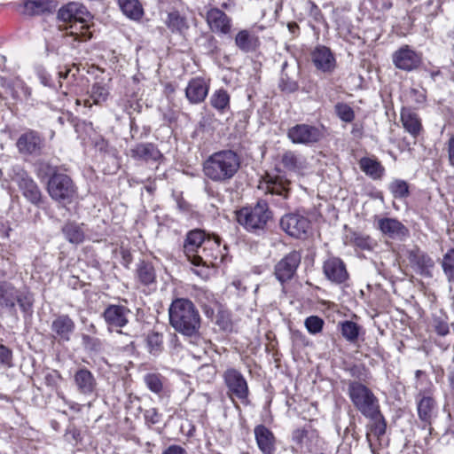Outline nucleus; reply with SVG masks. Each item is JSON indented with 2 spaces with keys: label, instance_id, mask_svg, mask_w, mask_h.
Masks as SVG:
<instances>
[{
  "label": "nucleus",
  "instance_id": "nucleus-36",
  "mask_svg": "<svg viewBox=\"0 0 454 454\" xmlns=\"http://www.w3.org/2000/svg\"><path fill=\"white\" fill-rule=\"evenodd\" d=\"M230 100L229 93L223 89H219L212 93L209 103L220 114H223L230 110Z\"/></svg>",
  "mask_w": 454,
  "mask_h": 454
},
{
  "label": "nucleus",
  "instance_id": "nucleus-9",
  "mask_svg": "<svg viewBox=\"0 0 454 454\" xmlns=\"http://www.w3.org/2000/svg\"><path fill=\"white\" fill-rule=\"evenodd\" d=\"M301 260L298 251H291L285 255L274 267V275L281 283L285 284L291 280L296 273Z\"/></svg>",
  "mask_w": 454,
  "mask_h": 454
},
{
  "label": "nucleus",
  "instance_id": "nucleus-42",
  "mask_svg": "<svg viewBox=\"0 0 454 454\" xmlns=\"http://www.w3.org/2000/svg\"><path fill=\"white\" fill-rule=\"evenodd\" d=\"M344 242L346 245L355 246L362 250L372 248V240L368 235L353 231L345 235Z\"/></svg>",
  "mask_w": 454,
  "mask_h": 454
},
{
  "label": "nucleus",
  "instance_id": "nucleus-6",
  "mask_svg": "<svg viewBox=\"0 0 454 454\" xmlns=\"http://www.w3.org/2000/svg\"><path fill=\"white\" fill-rule=\"evenodd\" d=\"M48 192L51 198L59 203H70L76 189L72 179L66 174L54 173L48 182Z\"/></svg>",
  "mask_w": 454,
  "mask_h": 454
},
{
  "label": "nucleus",
  "instance_id": "nucleus-38",
  "mask_svg": "<svg viewBox=\"0 0 454 454\" xmlns=\"http://www.w3.org/2000/svg\"><path fill=\"white\" fill-rule=\"evenodd\" d=\"M285 168L294 172H301L307 168L306 159L292 151L286 152L281 160Z\"/></svg>",
  "mask_w": 454,
  "mask_h": 454
},
{
  "label": "nucleus",
  "instance_id": "nucleus-64",
  "mask_svg": "<svg viewBox=\"0 0 454 454\" xmlns=\"http://www.w3.org/2000/svg\"><path fill=\"white\" fill-rule=\"evenodd\" d=\"M450 301H451L450 308L454 311V293L450 296Z\"/></svg>",
  "mask_w": 454,
  "mask_h": 454
},
{
  "label": "nucleus",
  "instance_id": "nucleus-34",
  "mask_svg": "<svg viewBox=\"0 0 454 454\" xmlns=\"http://www.w3.org/2000/svg\"><path fill=\"white\" fill-rule=\"evenodd\" d=\"M90 21L77 20L72 22L68 27H67V35L74 37V41L86 42L92 37V32L90 31Z\"/></svg>",
  "mask_w": 454,
  "mask_h": 454
},
{
  "label": "nucleus",
  "instance_id": "nucleus-23",
  "mask_svg": "<svg viewBox=\"0 0 454 454\" xmlns=\"http://www.w3.org/2000/svg\"><path fill=\"white\" fill-rule=\"evenodd\" d=\"M293 441L300 446L301 449H305L311 451L317 446L319 442L318 433L312 429L310 427L302 429H296L293 433Z\"/></svg>",
  "mask_w": 454,
  "mask_h": 454
},
{
  "label": "nucleus",
  "instance_id": "nucleus-46",
  "mask_svg": "<svg viewBox=\"0 0 454 454\" xmlns=\"http://www.w3.org/2000/svg\"><path fill=\"white\" fill-rule=\"evenodd\" d=\"M388 189L395 199H405L409 196V184L404 180L395 179L392 181Z\"/></svg>",
  "mask_w": 454,
  "mask_h": 454
},
{
  "label": "nucleus",
  "instance_id": "nucleus-20",
  "mask_svg": "<svg viewBox=\"0 0 454 454\" xmlns=\"http://www.w3.org/2000/svg\"><path fill=\"white\" fill-rule=\"evenodd\" d=\"M129 155L137 160L157 161L162 154L157 146L152 143H140L130 148Z\"/></svg>",
  "mask_w": 454,
  "mask_h": 454
},
{
  "label": "nucleus",
  "instance_id": "nucleus-40",
  "mask_svg": "<svg viewBox=\"0 0 454 454\" xmlns=\"http://www.w3.org/2000/svg\"><path fill=\"white\" fill-rule=\"evenodd\" d=\"M165 24L172 33L176 34H184L189 28L186 18L182 16L178 12L168 13Z\"/></svg>",
  "mask_w": 454,
  "mask_h": 454
},
{
  "label": "nucleus",
  "instance_id": "nucleus-32",
  "mask_svg": "<svg viewBox=\"0 0 454 454\" xmlns=\"http://www.w3.org/2000/svg\"><path fill=\"white\" fill-rule=\"evenodd\" d=\"M372 420L370 425V431L366 434V440L372 454H378L377 449L372 442L371 436L374 435L378 439L384 435L386 433L387 424L386 421L379 410V416L375 418H369Z\"/></svg>",
  "mask_w": 454,
  "mask_h": 454
},
{
  "label": "nucleus",
  "instance_id": "nucleus-31",
  "mask_svg": "<svg viewBox=\"0 0 454 454\" xmlns=\"http://www.w3.org/2000/svg\"><path fill=\"white\" fill-rule=\"evenodd\" d=\"M213 239L209 235H207L205 231L201 230L191 231L186 237L184 249L187 257H191L193 253L197 252V249L204 245V242Z\"/></svg>",
  "mask_w": 454,
  "mask_h": 454
},
{
  "label": "nucleus",
  "instance_id": "nucleus-24",
  "mask_svg": "<svg viewBox=\"0 0 454 454\" xmlns=\"http://www.w3.org/2000/svg\"><path fill=\"white\" fill-rule=\"evenodd\" d=\"M74 328V322L67 315H59L51 323V331L54 336L64 341L70 340Z\"/></svg>",
  "mask_w": 454,
  "mask_h": 454
},
{
  "label": "nucleus",
  "instance_id": "nucleus-48",
  "mask_svg": "<svg viewBox=\"0 0 454 454\" xmlns=\"http://www.w3.org/2000/svg\"><path fill=\"white\" fill-rule=\"evenodd\" d=\"M442 267L448 280L454 282V248L450 249L443 255Z\"/></svg>",
  "mask_w": 454,
  "mask_h": 454
},
{
  "label": "nucleus",
  "instance_id": "nucleus-59",
  "mask_svg": "<svg viewBox=\"0 0 454 454\" xmlns=\"http://www.w3.org/2000/svg\"><path fill=\"white\" fill-rule=\"evenodd\" d=\"M448 155L450 166L454 167V135L449 139L448 142Z\"/></svg>",
  "mask_w": 454,
  "mask_h": 454
},
{
  "label": "nucleus",
  "instance_id": "nucleus-33",
  "mask_svg": "<svg viewBox=\"0 0 454 454\" xmlns=\"http://www.w3.org/2000/svg\"><path fill=\"white\" fill-rule=\"evenodd\" d=\"M401 121L404 129L413 137H417L422 130V124L418 114L410 109H403Z\"/></svg>",
  "mask_w": 454,
  "mask_h": 454
},
{
  "label": "nucleus",
  "instance_id": "nucleus-53",
  "mask_svg": "<svg viewBox=\"0 0 454 454\" xmlns=\"http://www.w3.org/2000/svg\"><path fill=\"white\" fill-rule=\"evenodd\" d=\"M82 343L85 348L91 351H99L101 349V342L98 339L90 337L89 335L82 336Z\"/></svg>",
  "mask_w": 454,
  "mask_h": 454
},
{
  "label": "nucleus",
  "instance_id": "nucleus-47",
  "mask_svg": "<svg viewBox=\"0 0 454 454\" xmlns=\"http://www.w3.org/2000/svg\"><path fill=\"white\" fill-rule=\"evenodd\" d=\"M359 331V325L353 321H344L341 323V334L349 342L356 341Z\"/></svg>",
  "mask_w": 454,
  "mask_h": 454
},
{
  "label": "nucleus",
  "instance_id": "nucleus-30",
  "mask_svg": "<svg viewBox=\"0 0 454 454\" xmlns=\"http://www.w3.org/2000/svg\"><path fill=\"white\" fill-rule=\"evenodd\" d=\"M110 94V89L107 83L104 82H97L92 84L90 90V98L83 100L84 106L90 107L94 105H101L105 103Z\"/></svg>",
  "mask_w": 454,
  "mask_h": 454
},
{
  "label": "nucleus",
  "instance_id": "nucleus-57",
  "mask_svg": "<svg viewBox=\"0 0 454 454\" xmlns=\"http://www.w3.org/2000/svg\"><path fill=\"white\" fill-rule=\"evenodd\" d=\"M12 358V353L8 348L0 345V363L8 364Z\"/></svg>",
  "mask_w": 454,
  "mask_h": 454
},
{
  "label": "nucleus",
  "instance_id": "nucleus-27",
  "mask_svg": "<svg viewBox=\"0 0 454 454\" xmlns=\"http://www.w3.org/2000/svg\"><path fill=\"white\" fill-rule=\"evenodd\" d=\"M20 189L23 195L33 204H37L41 200V192L35 181L23 172L19 175L17 180Z\"/></svg>",
  "mask_w": 454,
  "mask_h": 454
},
{
  "label": "nucleus",
  "instance_id": "nucleus-45",
  "mask_svg": "<svg viewBox=\"0 0 454 454\" xmlns=\"http://www.w3.org/2000/svg\"><path fill=\"white\" fill-rule=\"evenodd\" d=\"M63 233L66 239L74 244H79L84 239V233L82 230L74 223H67L63 227Z\"/></svg>",
  "mask_w": 454,
  "mask_h": 454
},
{
  "label": "nucleus",
  "instance_id": "nucleus-17",
  "mask_svg": "<svg viewBox=\"0 0 454 454\" xmlns=\"http://www.w3.org/2000/svg\"><path fill=\"white\" fill-rule=\"evenodd\" d=\"M315 67L325 73H331L336 67V59L331 50L325 46H317L311 55Z\"/></svg>",
  "mask_w": 454,
  "mask_h": 454
},
{
  "label": "nucleus",
  "instance_id": "nucleus-26",
  "mask_svg": "<svg viewBox=\"0 0 454 454\" xmlns=\"http://www.w3.org/2000/svg\"><path fill=\"white\" fill-rule=\"evenodd\" d=\"M254 436L258 448L263 454H273L275 436L270 429L263 425H259L254 428Z\"/></svg>",
  "mask_w": 454,
  "mask_h": 454
},
{
  "label": "nucleus",
  "instance_id": "nucleus-49",
  "mask_svg": "<svg viewBox=\"0 0 454 454\" xmlns=\"http://www.w3.org/2000/svg\"><path fill=\"white\" fill-rule=\"evenodd\" d=\"M163 377L158 373H148L145 376L147 387L153 393L160 394L163 389Z\"/></svg>",
  "mask_w": 454,
  "mask_h": 454
},
{
  "label": "nucleus",
  "instance_id": "nucleus-63",
  "mask_svg": "<svg viewBox=\"0 0 454 454\" xmlns=\"http://www.w3.org/2000/svg\"><path fill=\"white\" fill-rule=\"evenodd\" d=\"M288 29L290 30L291 33H294L296 30L299 29V26L296 23H289Z\"/></svg>",
  "mask_w": 454,
  "mask_h": 454
},
{
  "label": "nucleus",
  "instance_id": "nucleus-10",
  "mask_svg": "<svg viewBox=\"0 0 454 454\" xmlns=\"http://www.w3.org/2000/svg\"><path fill=\"white\" fill-rule=\"evenodd\" d=\"M323 137L321 129L309 124H296L287 131V137L294 144L312 145L317 143Z\"/></svg>",
  "mask_w": 454,
  "mask_h": 454
},
{
  "label": "nucleus",
  "instance_id": "nucleus-60",
  "mask_svg": "<svg viewBox=\"0 0 454 454\" xmlns=\"http://www.w3.org/2000/svg\"><path fill=\"white\" fill-rule=\"evenodd\" d=\"M162 454H187L186 450L178 445H170Z\"/></svg>",
  "mask_w": 454,
  "mask_h": 454
},
{
  "label": "nucleus",
  "instance_id": "nucleus-28",
  "mask_svg": "<svg viewBox=\"0 0 454 454\" xmlns=\"http://www.w3.org/2000/svg\"><path fill=\"white\" fill-rule=\"evenodd\" d=\"M408 260L411 267L422 275H428L430 269L434 266L431 257L418 248L409 251Z\"/></svg>",
  "mask_w": 454,
  "mask_h": 454
},
{
  "label": "nucleus",
  "instance_id": "nucleus-5",
  "mask_svg": "<svg viewBox=\"0 0 454 454\" xmlns=\"http://www.w3.org/2000/svg\"><path fill=\"white\" fill-rule=\"evenodd\" d=\"M16 304L23 312H28L33 305V299L27 293L17 289L12 283L0 281V309L15 311Z\"/></svg>",
  "mask_w": 454,
  "mask_h": 454
},
{
  "label": "nucleus",
  "instance_id": "nucleus-2",
  "mask_svg": "<svg viewBox=\"0 0 454 454\" xmlns=\"http://www.w3.org/2000/svg\"><path fill=\"white\" fill-rule=\"evenodd\" d=\"M170 325L179 333L192 337L199 333L201 317L194 303L189 299L177 298L168 308Z\"/></svg>",
  "mask_w": 454,
  "mask_h": 454
},
{
  "label": "nucleus",
  "instance_id": "nucleus-13",
  "mask_svg": "<svg viewBox=\"0 0 454 454\" xmlns=\"http://www.w3.org/2000/svg\"><path fill=\"white\" fill-rule=\"evenodd\" d=\"M392 59L396 68L408 72L418 68L421 63L420 55L408 45L395 51Z\"/></svg>",
  "mask_w": 454,
  "mask_h": 454
},
{
  "label": "nucleus",
  "instance_id": "nucleus-50",
  "mask_svg": "<svg viewBox=\"0 0 454 454\" xmlns=\"http://www.w3.org/2000/svg\"><path fill=\"white\" fill-rule=\"evenodd\" d=\"M146 342L149 352L155 355L161 350L163 342L162 335L156 332H152L147 335Z\"/></svg>",
  "mask_w": 454,
  "mask_h": 454
},
{
  "label": "nucleus",
  "instance_id": "nucleus-44",
  "mask_svg": "<svg viewBox=\"0 0 454 454\" xmlns=\"http://www.w3.org/2000/svg\"><path fill=\"white\" fill-rule=\"evenodd\" d=\"M236 46L244 52L253 51L257 44V38L247 30L239 31L235 37Z\"/></svg>",
  "mask_w": 454,
  "mask_h": 454
},
{
  "label": "nucleus",
  "instance_id": "nucleus-7",
  "mask_svg": "<svg viewBox=\"0 0 454 454\" xmlns=\"http://www.w3.org/2000/svg\"><path fill=\"white\" fill-rule=\"evenodd\" d=\"M224 385L227 387V395L231 399H239L243 404H247L249 389L248 384L243 374L235 368H228L223 374Z\"/></svg>",
  "mask_w": 454,
  "mask_h": 454
},
{
  "label": "nucleus",
  "instance_id": "nucleus-55",
  "mask_svg": "<svg viewBox=\"0 0 454 454\" xmlns=\"http://www.w3.org/2000/svg\"><path fill=\"white\" fill-rule=\"evenodd\" d=\"M146 423L151 425L158 424L160 420V415L155 408H150L145 411L144 413Z\"/></svg>",
  "mask_w": 454,
  "mask_h": 454
},
{
  "label": "nucleus",
  "instance_id": "nucleus-12",
  "mask_svg": "<svg viewBox=\"0 0 454 454\" xmlns=\"http://www.w3.org/2000/svg\"><path fill=\"white\" fill-rule=\"evenodd\" d=\"M131 314L130 309L123 305H108L104 312L103 317L109 329L116 328V333L122 334L121 328L129 323V317Z\"/></svg>",
  "mask_w": 454,
  "mask_h": 454
},
{
  "label": "nucleus",
  "instance_id": "nucleus-51",
  "mask_svg": "<svg viewBox=\"0 0 454 454\" xmlns=\"http://www.w3.org/2000/svg\"><path fill=\"white\" fill-rule=\"evenodd\" d=\"M305 327L311 334L320 333L324 326V320L317 316H310L305 319Z\"/></svg>",
  "mask_w": 454,
  "mask_h": 454
},
{
  "label": "nucleus",
  "instance_id": "nucleus-11",
  "mask_svg": "<svg viewBox=\"0 0 454 454\" xmlns=\"http://www.w3.org/2000/svg\"><path fill=\"white\" fill-rule=\"evenodd\" d=\"M280 226L289 236L301 239L306 237L310 229V222L304 215L292 213L285 215L281 218Z\"/></svg>",
  "mask_w": 454,
  "mask_h": 454
},
{
  "label": "nucleus",
  "instance_id": "nucleus-41",
  "mask_svg": "<svg viewBox=\"0 0 454 454\" xmlns=\"http://www.w3.org/2000/svg\"><path fill=\"white\" fill-rule=\"evenodd\" d=\"M120 9L128 18L138 20L144 14L143 7L138 0H118Z\"/></svg>",
  "mask_w": 454,
  "mask_h": 454
},
{
  "label": "nucleus",
  "instance_id": "nucleus-14",
  "mask_svg": "<svg viewBox=\"0 0 454 454\" xmlns=\"http://www.w3.org/2000/svg\"><path fill=\"white\" fill-rule=\"evenodd\" d=\"M58 18L64 22L72 23L77 20L91 21L92 15L82 4L70 2L59 10Z\"/></svg>",
  "mask_w": 454,
  "mask_h": 454
},
{
  "label": "nucleus",
  "instance_id": "nucleus-21",
  "mask_svg": "<svg viewBox=\"0 0 454 454\" xmlns=\"http://www.w3.org/2000/svg\"><path fill=\"white\" fill-rule=\"evenodd\" d=\"M74 380L81 394L90 395L94 393L97 380L93 373L87 368H79L74 374Z\"/></svg>",
  "mask_w": 454,
  "mask_h": 454
},
{
  "label": "nucleus",
  "instance_id": "nucleus-16",
  "mask_svg": "<svg viewBox=\"0 0 454 454\" xmlns=\"http://www.w3.org/2000/svg\"><path fill=\"white\" fill-rule=\"evenodd\" d=\"M207 23L212 32L228 35L231 29V19L218 8H211L207 12Z\"/></svg>",
  "mask_w": 454,
  "mask_h": 454
},
{
  "label": "nucleus",
  "instance_id": "nucleus-22",
  "mask_svg": "<svg viewBox=\"0 0 454 454\" xmlns=\"http://www.w3.org/2000/svg\"><path fill=\"white\" fill-rule=\"evenodd\" d=\"M299 67L297 66L289 67L287 62L282 66V72L279 80V88L282 91L292 93L298 90Z\"/></svg>",
  "mask_w": 454,
  "mask_h": 454
},
{
  "label": "nucleus",
  "instance_id": "nucleus-54",
  "mask_svg": "<svg viewBox=\"0 0 454 454\" xmlns=\"http://www.w3.org/2000/svg\"><path fill=\"white\" fill-rule=\"evenodd\" d=\"M434 328L437 334L441 336H446L450 333L448 323L440 317L434 319Z\"/></svg>",
  "mask_w": 454,
  "mask_h": 454
},
{
  "label": "nucleus",
  "instance_id": "nucleus-3",
  "mask_svg": "<svg viewBox=\"0 0 454 454\" xmlns=\"http://www.w3.org/2000/svg\"><path fill=\"white\" fill-rule=\"evenodd\" d=\"M236 217L238 223L247 231L259 234L264 231L272 213L268 203L260 200L254 207H242L237 211Z\"/></svg>",
  "mask_w": 454,
  "mask_h": 454
},
{
  "label": "nucleus",
  "instance_id": "nucleus-1",
  "mask_svg": "<svg viewBox=\"0 0 454 454\" xmlns=\"http://www.w3.org/2000/svg\"><path fill=\"white\" fill-rule=\"evenodd\" d=\"M241 156L234 150L223 149L210 154L203 162L204 176L219 184H226L238 174Z\"/></svg>",
  "mask_w": 454,
  "mask_h": 454
},
{
  "label": "nucleus",
  "instance_id": "nucleus-58",
  "mask_svg": "<svg viewBox=\"0 0 454 454\" xmlns=\"http://www.w3.org/2000/svg\"><path fill=\"white\" fill-rule=\"evenodd\" d=\"M37 74H38V77L41 81V82L44 85V86H52V83H51V77L49 75V74L45 71V70H39L37 72Z\"/></svg>",
  "mask_w": 454,
  "mask_h": 454
},
{
  "label": "nucleus",
  "instance_id": "nucleus-19",
  "mask_svg": "<svg viewBox=\"0 0 454 454\" xmlns=\"http://www.w3.org/2000/svg\"><path fill=\"white\" fill-rule=\"evenodd\" d=\"M209 83L202 77L192 79L185 89V96L192 104H199L204 101L207 96Z\"/></svg>",
  "mask_w": 454,
  "mask_h": 454
},
{
  "label": "nucleus",
  "instance_id": "nucleus-4",
  "mask_svg": "<svg viewBox=\"0 0 454 454\" xmlns=\"http://www.w3.org/2000/svg\"><path fill=\"white\" fill-rule=\"evenodd\" d=\"M348 394L354 406L363 416L365 418L379 416V400L364 384L349 380L348 382Z\"/></svg>",
  "mask_w": 454,
  "mask_h": 454
},
{
  "label": "nucleus",
  "instance_id": "nucleus-15",
  "mask_svg": "<svg viewBox=\"0 0 454 454\" xmlns=\"http://www.w3.org/2000/svg\"><path fill=\"white\" fill-rule=\"evenodd\" d=\"M323 272L328 280L335 284L344 283L348 278L345 263L338 257H330L325 260L323 264Z\"/></svg>",
  "mask_w": 454,
  "mask_h": 454
},
{
  "label": "nucleus",
  "instance_id": "nucleus-39",
  "mask_svg": "<svg viewBox=\"0 0 454 454\" xmlns=\"http://www.w3.org/2000/svg\"><path fill=\"white\" fill-rule=\"evenodd\" d=\"M435 407L434 400L430 396H422L418 400L417 409L420 420L430 425Z\"/></svg>",
  "mask_w": 454,
  "mask_h": 454
},
{
  "label": "nucleus",
  "instance_id": "nucleus-8",
  "mask_svg": "<svg viewBox=\"0 0 454 454\" xmlns=\"http://www.w3.org/2000/svg\"><path fill=\"white\" fill-rule=\"evenodd\" d=\"M220 243V238L214 235L213 239L204 242V245L188 257V260L195 266H214L217 259L222 256Z\"/></svg>",
  "mask_w": 454,
  "mask_h": 454
},
{
  "label": "nucleus",
  "instance_id": "nucleus-43",
  "mask_svg": "<svg viewBox=\"0 0 454 454\" xmlns=\"http://www.w3.org/2000/svg\"><path fill=\"white\" fill-rule=\"evenodd\" d=\"M136 273L138 281L144 286H149L155 282V270L150 262H140L137 266Z\"/></svg>",
  "mask_w": 454,
  "mask_h": 454
},
{
  "label": "nucleus",
  "instance_id": "nucleus-29",
  "mask_svg": "<svg viewBox=\"0 0 454 454\" xmlns=\"http://www.w3.org/2000/svg\"><path fill=\"white\" fill-rule=\"evenodd\" d=\"M288 186L289 182L284 177L279 176H268L261 188L263 189L266 193H270L273 195L275 194L286 198L289 192Z\"/></svg>",
  "mask_w": 454,
  "mask_h": 454
},
{
  "label": "nucleus",
  "instance_id": "nucleus-18",
  "mask_svg": "<svg viewBox=\"0 0 454 454\" xmlns=\"http://www.w3.org/2000/svg\"><path fill=\"white\" fill-rule=\"evenodd\" d=\"M377 227L382 234L393 239H403L408 235V229L395 218H380Z\"/></svg>",
  "mask_w": 454,
  "mask_h": 454
},
{
  "label": "nucleus",
  "instance_id": "nucleus-62",
  "mask_svg": "<svg viewBox=\"0 0 454 454\" xmlns=\"http://www.w3.org/2000/svg\"><path fill=\"white\" fill-rule=\"evenodd\" d=\"M21 89L26 98L30 97L31 90L27 86L22 85Z\"/></svg>",
  "mask_w": 454,
  "mask_h": 454
},
{
  "label": "nucleus",
  "instance_id": "nucleus-52",
  "mask_svg": "<svg viewBox=\"0 0 454 454\" xmlns=\"http://www.w3.org/2000/svg\"><path fill=\"white\" fill-rule=\"evenodd\" d=\"M335 111L338 117L345 122H351L355 119L353 109L347 104H337Z\"/></svg>",
  "mask_w": 454,
  "mask_h": 454
},
{
  "label": "nucleus",
  "instance_id": "nucleus-61",
  "mask_svg": "<svg viewBox=\"0 0 454 454\" xmlns=\"http://www.w3.org/2000/svg\"><path fill=\"white\" fill-rule=\"evenodd\" d=\"M309 6H310L309 7V14H310V16H312L316 20H318L319 18L321 17V11H320V9L313 2H309Z\"/></svg>",
  "mask_w": 454,
  "mask_h": 454
},
{
  "label": "nucleus",
  "instance_id": "nucleus-56",
  "mask_svg": "<svg viewBox=\"0 0 454 454\" xmlns=\"http://www.w3.org/2000/svg\"><path fill=\"white\" fill-rule=\"evenodd\" d=\"M61 380V375L58 371H51L48 372L45 377L44 380L47 386L55 387L59 385V381Z\"/></svg>",
  "mask_w": 454,
  "mask_h": 454
},
{
  "label": "nucleus",
  "instance_id": "nucleus-37",
  "mask_svg": "<svg viewBox=\"0 0 454 454\" xmlns=\"http://www.w3.org/2000/svg\"><path fill=\"white\" fill-rule=\"evenodd\" d=\"M359 166L365 175L374 180L380 179L385 172V168L380 162L368 157L362 158L359 161Z\"/></svg>",
  "mask_w": 454,
  "mask_h": 454
},
{
  "label": "nucleus",
  "instance_id": "nucleus-25",
  "mask_svg": "<svg viewBox=\"0 0 454 454\" xmlns=\"http://www.w3.org/2000/svg\"><path fill=\"white\" fill-rule=\"evenodd\" d=\"M16 145L20 153L36 154L42 148V139L36 132L30 130L22 134Z\"/></svg>",
  "mask_w": 454,
  "mask_h": 454
},
{
  "label": "nucleus",
  "instance_id": "nucleus-35",
  "mask_svg": "<svg viewBox=\"0 0 454 454\" xmlns=\"http://www.w3.org/2000/svg\"><path fill=\"white\" fill-rule=\"evenodd\" d=\"M54 4L48 0H26L23 4V13L26 15H40L51 12Z\"/></svg>",
  "mask_w": 454,
  "mask_h": 454
}]
</instances>
